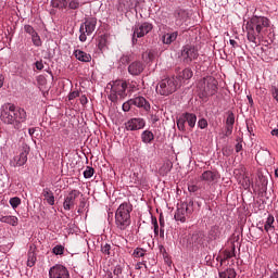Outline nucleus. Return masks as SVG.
Wrapping results in <instances>:
<instances>
[{
    "label": "nucleus",
    "instance_id": "f257e3e1",
    "mask_svg": "<svg viewBox=\"0 0 278 278\" xmlns=\"http://www.w3.org/2000/svg\"><path fill=\"white\" fill-rule=\"evenodd\" d=\"M266 27H270V20H268V17L253 15L245 24L249 42H253L254 47H257V45H260L258 42L262 40L264 28Z\"/></svg>",
    "mask_w": 278,
    "mask_h": 278
},
{
    "label": "nucleus",
    "instance_id": "f03ea898",
    "mask_svg": "<svg viewBox=\"0 0 278 278\" xmlns=\"http://www.w3.org/2000/svg\"><path fill=\"white\" fill-rule=\"evenodd\" d=\"M132 206L129 202L122 203L115 212V225L121 231H125L131 225Z\"/></svg>",
    "mask_w": 278,
    "mask_h": 278
},
{
    "label": "nucleus",
    "instance_id": "7ed1b4c3",
    "mask_svg": "<svg viewBox=\"0 0 278 278\" xmlns=\"http://www.w3.org/2000/svg\"><path fill=\"white\" fill-rule=\"evenodd\" d=\"M198 88L200 99H207V97H214L216 94L218 81L214 77H206L200 80Z\"/></svg>",
    "mask_w": 278,
    "mask_h": 278
},
{
    "label": "nucleus",
    "instance_id": "20e7f679",
    "mask_svg": "<svg viewBox=\"0 0 278 278\" xmlns=\"http://www.w3.org/2000/svg\"><path fill=\"white\" fill-rule=\"evenodd\" d=\"M8 112H4V118H7L8 125H13V123H25L27 121V112L25 109L16 108L14 104H9L7 108Z\"/></svg>",
    "mask_w": 278,
    "mask_h": 278
},
{
    "label": "nucleus",
    "instance_id": "39448f33",
    "mask_svg": "<svg viewBox=\"0 0 278 278\" xmlns=\"http://www.w3.org/2000/svg\"><path fill=\"white\" fill-rule=\"evenodd\" d=\"M178 88H180L179 81L173 76L170 78L162 79L156 87V92L162 97H168L174 92H177Z\"/></svg>",
    "mask_w": 278,
    "mask_h": 278
},
{
    "label": "nucleus",
    "instance_id": "423d86ee",
    "mask_svg": "<svg viewBox=\"0 0 278 278\" xmlns=\"http://www.w3.org/2000/svg\"><path fill=\"white\" fill-rule=\"evenodd\" d=\"M194 212V201L189 200L188 202H184L177 208L175 213V220H179L180 223H186V219L192 216Z\"/></svg>",
    "mask_w": 278,
    "mask_h": 278
},
{
    "label": "nucleus",
    "instance_id": "0eeeda50",
    "mask_svg": "<svg viewBox=\"0 0 278 278\" xmlns=\"http://www.w3.org/2000/svg\"><path fill=\"white\" fill-rule=\"evenodd\" d=\"M94 29H97V17L86 18L79 28L80 42H86V40H88V36H92V34L94 33Z\"/></svg>",
    "mask_w": 278,
    "mask_h": 278
},
{
    "label": "nucleus",
    "instance_id": "6e6552de",
    "mask_svg": "<svg viewBox=\"0 0 278 278\" xmlns=\"http://www.w3.org/2000/svg\"><path fill=\"white\" fill-rule=\"evenodd\" d=\"M153 30V24L149 22H143L141 24H137L132 27V45L138 43V38H144L147 34Z\"/></svg>",
    "mask_w": 278,
    "mask_h": 278
},
{
    "label": "nucleus",
    "instance_id": "1a4fd4ad",
    "mask_svg": "<svg viewBox=\"0 0 278 278\" xmlns=\"http://www.w3.org/2000/svg\"><path fill=\"white\" fill-rule=\"evenodd\" d=\"M199 58V50L192 46H185L181 50V60L184 64H192L193 60Z\"/></svg>",
    "mask_w": 278,
    "mask_h": 278
},
{
    "label": "nucleus",
    "instance_id": "9d476101",
    "mask_svg": "<svg viewBox=\"0 0 278 278\" xmlns=\"http://www.w3.org/2000/svg\"><path fill=\"white\" fill-rule=\"evenodd\" d=\"M220 180V173L218 170H204L200 176V181H204L207 186H216Z\"/></svg>",
    "mask_w": 278,
    "mask_h": 278
},
{
    "label": "nucleus",
    "instance_id": "9b49d317",
    "mask_svg": "<svg viewBox=\"0 0 278 278\" xmlns=\"http://www.w3.org/2000/svg\"><path fill=\"white\" fill-rule=\"evenodd\" d=\"M126 131H138L144 129L147 126V121L142 117H132L128 119L125 124Z\"/></svg>",
    "mask_w": 278,
    "mask_h": 278
},
{
    "label": "nucleus",
    "instance_id": "f8f14e48",
    "mask_svg": "<svg viewBox=\"0 0 278 278\" xmlns=\"http://www.w3.org/2000/svg\"><path fill=\"white\" fill-rule=\"evenodd\" d=\"M79 194H81L79 190H72L64 199L63 210H65L66 212H71V210H74L76 201L79 198Z\"/></svg>",
    "mask_w": 278,
    "mask_h": 278
},
{
    "label": "nucleus",
    "instance_id": "ddd939ff",
    "mask_svg": "<svg viewBox=\"0 0 278 278\" xmlns=\"http://www.w3.org/2000/svg\"><path fill=\"white\" fill-rule=\"evenodd\" d=\"M49 277L50 278H71V275L68 274V269H66V267H64L63 265H55L50 268Z\"/></svg>",
    "mask_w": 278,
    "mask_h": 278
},
{
    "label": "nucleus",
    "instance_id": "4468645a",
    "mask_svg": "<svg viewBox=\"0 0 278 278\" xmlns=\"http://www.w3.org/2000/svg\"><path fill=\"white\" fill-rule=\"evenodd\" d=\"M113 92H116L119 99H125L127 97V81L116 80L112 85Z\"/></svg>",
    "mask_w": 278,
    "mask_h": 278
},
{
    "label": "nucleus",
    "instance_id": "2eb2a0df",
    "mask_svg": "<svg viewBox=\"0 0 278 278\" xmlns=\"http://www.w3.org/2000/svg\"><path fill=\"white\" fill-rule=\"evenodd\" d=\"M144 68L146 65L142 61H134L128 65V73L132 75V77H138V75H142Z\"/></svg>",
    "mask_w": 278,
    "mask_h": 278
},
{
    "label": "nucleus",
    "instance_id": "dca6fc26",
    "mask_svg": "<svg viewBox=\"0 0 278 278\" xmlns=\"http://www.w3.org/2000/svg\"><path fill=\"white\" fill-rule=\"evenodd\" d=\"M236 123V117L233 113L229 112L226 118L225 134L222 135V138H229L233 134V124Z\"/></svg>",
    "mask_w": 278,
    "mask_h": 278
},
{
    "label": "nucleus",
    "instance_id": "f3484780",
    "mask_svg": "<svg viewBox=\"0 0 278 278\" xmlns=\"http://www.w3.org/2000/svg\"><path fill=\"white\" fill-rule=\"evenodd\" d=\"M192 70L187 67L180 72L177 73L175 79L176 81H178L179 86L181 87V84H184V81H188V79H192Z\"/></svg>",
    "mask_w": 278,
    "mask_h": 278
},
{
    "label": "nucleus",
    "instance_id": "a211bd4d",
    "mask_svg": "<svg viewBox=\"0 0 278 278\" xmlns=\"http://www.w3.org/2000/svg\"><path fill=\"white\" fill-rule=\"evenodd\" d=\"M130 103H132V105H136V108H143L146 112H149V110H151V104L149 103V101H147V99H144V97L132 98L130 99Z\"/></svg>",
    "mask_w": 278,
    "mask_h": 278
},
{
    "label": "nucleus",
    "instance_id": "6ab92c4d",
    "mask_svg": "<svg viewBox=\"0 0 278 278\" xmlns=\"http://www.w3.org/2000/svg\"><path fill=\"white\" fill-rule=\"evenodd\" d=\"M131 182L135 184V186H142V188H147L149 186V179H147V176L134 173L131 176Z\"/></svg>",
    "mask_w": 278,
    "mask_h": 278
},
{
    "label": "nucleus",
    "instance_id": "aec40b11",
    "mask_svg": "<svg viewBox=\"0 0 278 278\" xmlns=\"http://www.w3.org/2000/svg\"><path fill=\"white\" fill-rule=\"evenodd\" d=\"M27 155H29V151L24 150L20 153V155L14 157V164L13 166H25L27 164Z\"/></svg>",
    "mask_w": 278,
    "mask_h": 278
},
{
    "label": "nucleus",
    "instance_id": "412c9836",
    "mask_svg": "<svg viewBox=\"0 0 278 278\" xmlns=\"http://www.w3.org/2000/svg\"><path fill=\"white\" fill-rule=\"evenodd\" d=\"M41 194L45 198V201H47L48 205H55V195L49 187L43 188Z\"/></svg>",
    "mask_w": 278,
    "mask_h": 278
},
{
    "label": "nucleus",
    "instance_id": "4be33fe9",
    "mask_svg": "<svg viewBox=\"0 0 278 278\" xmlns=\"http://www.w3.org/2000/svg\"><path fill=\"white\" fill-rule=\"evenodd\" d=\"M177 36H179V33H166L162 36V42L163 45H173L177 40Z\"/></svg>",
    "mask_w": 278,
    "mask_h": 278
},
{
    "label": "nucleus",
    "instance_id": "5701e85b",
    "mask_svg": "<svg viewBox=\"0 0 278 278\" xmlns=\"http://www.w3.org/2000/svg\"><path fill=\"white\" fill-rule=\"evenodd\" d=\"M74 55H75L76 60H78L79 62H91L92 61V55H90L89 53H86L85 51H81V50H75Z\"/></svg>",
    "mask_w": 278,
    "mask_h": 278
},
{
    "label": "nucleus",
    "instance_id": "b1692460",
    "mask_svg": "<svg viewBox=\"0 0 278 278\" xmlns=\"http://www.w3.org/2000/svg\"><path fill=\"white\" fill-rule=\"evenodd\" d=\"M182 116L190 129H194V126L197 125V115L193 113H184Z\"/></svg>",
    "mask_w": 278,
    "mask_h": 278
},
{
    "label": "nucleus",
    "instance_id": "393cba45",
    "mask_svg": "<svg viewBox=\"0 0 278 278\" xmlns=\"http://www.w3.org/2000/svg\"><path fill=\"white\" fill-rule=\"evenodd\" d=\"M0 223H5L7 225H11L12 227H16L18 225V217L16 216H2L0 217Z\"/></svg>",
    "mask_w": 278,
    "mask_h": 278
},
{
    "label": "nucleus",
    "instance_id": "a878e982",
    "mask_svg": "<svg viewBox=\"0 0 278 278\" xmlns=\"http://www.w3.org/2000/svg\"><path fill=\"white\" fill-rule=\"evenodd\" d=\"M141 140L144 144H151V142H153V140H155V136L153 135V132L151 130H144L141 134Z\"/></svg>",
    "mask_w": 278,
    "mask_h": 278
},
{
    "label": "nucleus",
    "instance_id": "bb28decb",
    "mask_svg": "<svg viewBox=\"0 0 278 278\" xmlns=\"http://www.w3.org/2000/svg\"><path fill=\"white\" fill-rule=\"evenodd\" d=\"M52 8H58V10H66L68 8V2L66 0H52Z\"/></svg>",
    "mask_w": 278,
    "mask_h": 278
},
{
    "label": "nucleus",
    "instance_id": "cd10ccee",
    "mask_svg": "<svg viewBox=\"0 0 278 278\" xmlns=\"http://www.w3.org/2000/svg\"><path fill=\"white\" fill-rule=\"evenodd\" d=\"M236 269L228 268L225 271H219V278H236Z\"/></svg>",
    "mask_w": 278,
    "mask_h": 278
},
{
    "label": "nucleus",
    "instance_id": "c85d7f7f",
    "mask_svg": "<svg viewBox=\"0 0 278 278\" xmlns=\"http://www.w3.org/2000/svg\"><path fill=\"white\" fill-rule=\"evenodd\" d=\"M105 47H108V35H102L98 40V49L104 51Z\"/></svg>",
    "mask_w": 278,
    "mask_h": 278
},
{
    "label": "nucleus",
    "instance_id": "c756f323",
    "mask_svg": "<svg viewBox=\"0 0 278 278\" xmlns=\"http://www.w3.org/2000/svg\"><path fill=\"white\" fill-rule=\"evenodd\" d=\"M274 224H275V217L273 215H269L264 225L265 231H270V229H275V226H273Z\"/></svg>",
    "mask_w": 278,
    "mask_h": 278
},
{
    "label": "nucleus",
    "instance_id": "7c9ffc66",
    "mask_svg": "<svg viewBox=\"0 0 278 278\" xmlns=\"http://www.w3.org/2000/svg\"><path fill=\"white\" fill-rule=\"evenodd\" d=\"M36 253L35 252H28V260H27V266L29 268H33V266H36Z\"/></svg>",
    "mask_w": 278,
    "mask_h": 278
},
{
    "label": "nucleus",
    "instance_id": "2f4dec72",
    "mask_svg": "<svg viewBox=\"0 0 278 278\" xmlns=\"http://www.w3.org/2000/svg\"><path fill=\"white\" fill-rule=\"evenodd\" d=\"M176 125L179 131H186V118L184 117V114L176 121Z\"/></svg>",
    "mask_w": 278,
    "mask_h": 278
},
{
    "label": "nucleus",
    "instance_id": "473e14b6",
    "mask_svg": "<svg viewBox=\"0 0 278 278\" xmlns=\"http://www.w3.org/2000/svg\"><path fill=\"white\" fill-rule=\"evenodd\" d=\"M192 242L194 244H203V233L195 232L192 235Z\"/></svg>",
    "mask_w": 278,
    "mask_h": 278
},
{
    "label": "nucleus",
    "instance_id": "72a5a7b5",
    "mask_svg": "<svg viewBox=\"0 0 278 278\" xmlns=\"http://www.w3.org/2000/svg\"><path fill=\"white\" fill-rule=\"evenodd\" d=\"M147 255V250L142 248H137L134 250L132 256L138 258V257H144Z\"/></svg>",
    "mask_w": 278,
    "mask_h": 278
},
{
    "label": "nucleus",
    "instance_id": "f704fd0d",
    "mask_svg": "<svg viewBox=\"0 0 278 278\" xmlns=\"http://www.w3.org/2000/svg\"><path fill=\"white\" fill-rule=\"evenodd\" d=\"M220 233V228L218 226H213L210 231L211 238L216 240Z\"/></svg>",
    "mask_w": 278,
    "mask_h": 278
},
{
    "label": "nucleus",
    "instance_id": "c9c22d12",
    "mask_svg": "<svg viewBox=\"0 0 278 278\" xmlns=\"http://www.w3.org/2000/svg\"><path fill=\"white\" fill-rule=\"evenodd\" d=\"M31 41L35 47H42V39H40V35H38V33L31 36Z\"/></svg>",
    "mask_w": 278,
    "mask_h": 278
},
{
    "label": "nucleus",
    "instance_id": "e433bc0d",
    "mask_svg": "<svg viewBox=\"0 0 278 278\" xmlns=\"http://www.w3.org/2000/svg\"><path fill=\"white\" fill-rule=\"evenodd\" d=\"M9 203L13 207V210H16V207H18V205H21V198H18V197L11 198Z\"/></svg>",
    "mask_w": 278,
    "mask_h": 278
},
{
    "label": "nucleus",
    "instance_id": "4c0bfd02",
    "mask_svg": "<svg viewBox=\"0 0 278 278\" xmlns=\"http://www.w3.org/2000/svg\"><path fill=\"white\" fill-rule=\"evenodd\" d=\"M131 60H134L131 54H124L121 56L119 62H121V64H129V62H131Z\"/></svg>",
    "mask_w": 278,
    "mask_h": 278
},
{
    "label": "nucleus",
    "instance_id": "58836bf2",
    "mask_svg": "<svg viewBox=\"0 0 278 278\" xmlns=\"http://www.w3.org/2000/svg\"><path fill=\"white\" fill-rule=\"evenodd\" d=\"M92 175H94V168L88 166L86 168V170L84 172L85 179H90V177H92Z\"/></svg>",
    "mask_w": 278,
    "mask_h": 278
},
{
    "label": "nucleus",
    "instance_id": "ea45409f",
    "mask_svg": "<svg viewBox=\"0 0 278 278\" xmlns=\"http://www.w3.org/2000/svg\"><path fill=\"white\" fill-rule=\"evenodd\" d=\"M101 251L104 255H112V245L105 243L104 245L101 247Z\"/></svg>",
    "mask_w": 278,
    "mask_h": 278
},
{
    "label": "nucleus",
    "instance_id": "a19ab883",
    "mask_svg": "<svg viewBox=\"0 0 278 278\" xmlns=\"http://www.w3.org/2000/svg\"><path fill=\"white\" fill-rule=\"evenodd\" d=\"M24 31H26V34H29V36H31V37L38 34L36 31V29L33 28L31 25H25L24 26Z\"/></svg>",
    "mask_w": 278,
    "mask_h": 278
},
{
    "label": "nucleus",
    "instance_id": "79ce46f5",
    "mask_svg": "<svg viewBox=\"0 0 278 278\" xmlns=\"http://www.w3.org/2000/svg\"><path fill=\"white\" fill-rule=\"evenodd\" d=\"M52 253H54V255H63L64 254V247L55 245L52 250Z\"/></svg>",
    "mask_w": 278,
    "mask_h": 278
},
{
    "label": "nucleus",
    "instance_id": "37998d69",
    "mask_svg": "<svg viewBox=\"0 0 278 278\" xmlns=\"http://www.w3.org/2000/svg\"><path fill=\"white\" fill-rule=\"evenodd\" d=\"M79 5L80 3L78 2V0H71L68 3L70 10H79Z\"/></svg>",
    "mask_w": 278,
    "mask_h": 278
},
{
    "label": "nucleus",
    "instance_id": "c03bdc74",
    "mask_svg": "<svg viewBox=\"0 0 278 278\" xmlns=\"http://www.w3.org/2000/svg\"><path fill=\"white\" fill-rule=\"evenodd\" d=\"M109 99L110 101H112V103H116L118 101V94L114 92L113 88H111V93L109 94Z\"/></svg>",
    "mask_w": 278,
    "mask_h": 278
},
{
    "label": "nucleus",
    "instance_id": "a18cd8bd",
    "mask_svg": "<svg viewBox=\"0 0 278 278\" xmlns=\"http://www.w3.org/2000/svg\"><path fill=\"white\" fill-rule=\"evenodd\" d=\"M131 105H134V103L131 102V100H128L127 102H125L123 104V111L124 112H129L131 110Z\"/></svg>",
    "mask_w": 278,
    "mask_h": 278
},
{
    "label": "nucleus",
    "instance_id": "49530a36",
    "mask_svg": "<svg viewBox=\"0 0 278 278\" xmlns=\"http://www.w3.org/2000/svg\"><path fill=\"white\" fill-rule=\"evenodd\" d=\"M198 126L200 127V129H205V127H207V119L205 118L199 119Z\"/></svg>",
    "mask_w": 278,
    "mask_h": 278
},
{
    "label": "nucleus",
    "instance_id": "de8ad7c7",
    "mask_svg": "<svg viewBox=\"0 0 278 278\" xmlns=\"http://www.w3.org/2000/svg\"><path fill=\"white\" fill-rule=\"evenodd\" d=\"M175 16L176 18H184V16H186V11L181 10V9H178L176 12H175Z\"/></svg>",
    "mask_w": 278,
    "mask_h": 278
},
{
    "label": "nucleus",
    "instance_id": "09e8293b",
    "mask_svg": "<svg viewBox=\"0 0 278 278\" xmlns=\"http://www.w3.org/2000/svg\"><path fill=\"white\" fill-rule=\"evenodd\" d=\"M270 91L274 99H276V101L278 102V88L276 86H273Z\"/></svg>",
    "mask_w": 278,
    "mask_h": 278
},
{
    "label": "nucleus",
    "instance_id": "8fccbe9b",
    "mask_svg": "<svg viewBox=\"0 0 278 278\" xmlns=\"http://www.w3.org/2000/svg\"><path fill=\"white\" fill-rule=\"evenodd\" d=\"M77 97H79V91H72L68 94V100L73 101V99H77Z\"/></svg>",
    "mask_w": 278,
    "mask_h": 278
},
{
    "label": "nucleus",
    "instance_id": "3c124183",
    "mask_svg": "<svg viewBox=\"0 0 278 278\" xmlns=\"http://www.w3.org/2000/svg\"><path fill=\"white\" fill-rule=\"evenodd\" d=\"M188 190L189 192H198L199 187L197 185H189Z\"/></svg>",
    "mask_w": 278,
    "mask_h": 278
},
{
    "label": "nucleus",
    "instance_id": "603ef678",
    "mask_svg": "<svg viewBox=\"0 0 278 278\" xmlns=\"http://www.w3.org/2000/svg\"><path fill=\"white\" fill-rule=\"evenodd\" d=\"M35 66H36L37 71H42V68H45V64H42V61H37L35 63Z\"/></svg>",
    "mask_w": 278,
    "mask_h": 278
},
{
    "label": "nucleus",
    "instance_id": "864d4df0",
    "mask_svg": "<svg viewBox=\"0 0 278 278\" xmlns=\"http://www.w3.org/2000/svg\"><path fill=\"white\" fill-rule=\"evenodd\" d=\"M151 121H152L153 125H155V123H157L160 121V116L151 115Z\"/></svg>",
    "mask_w": 278,
    "mask_h": 278
},
{
    "label": "nucleus",
    "instance_id": "5fc2aeb1",
    "mask_svg": "<svg viewBox=\"0 0 278 278\" xmlns=\"http://www.w3.org/2000/svg\"><path fill=\"white\" fill-rule=\"evenodd\" d=\"M231 257H233V253H231V252H225L224 260H231Z\"/></svg>",
    "mask_w": 278,
    "mask_h": 278
},
{
    "label": "nucleus",
    "instance_id": "6e6d98bb",
    "mask_svg": "<svg viewBox=\"0 0 278 278\" xmlns=\"http://www.w3.org/2000/svg\"><path fill=\"white\" fill-rule=\"evenodd\" d=\"M80 103L81 105H86V103H88V98L86 96H81Z\"/></svg>",
    "mask_w": 278,
    "mask_h": 278
},
{
    "label": "nucleus",
    "instance_id": "4d7b16f0",
    "mask_svg": "<svg viewBox=\"0 0 278 278\" xmlns=\"http://www.w3.org/2000/svg\"><path fill=\"white\" fill-rule=\"evenodd\" d=\"M240 151H242V143L241 142L236 144V153H240Z\"/></svg>",
    "mask_w": 278,
    "mask_h": 278
},
{
    "label": "nucleus",
    "instance_id": "13d9d810",
    "mask_svg": "<svg viewBox=\"0 0 278 278\" xmlns=\"http://www.w3.org/2000/svg\"><path fill=\"white\" fill-rule=\"evenodd\" d=\"M230 45L236 49V47H238V41L230 39Z\"/></svg>",
    "mask_w": 278,
    "mask_h": 278
},
{
    "label": "nucleus",
    "instance_id": "bf43d9fd",
    "mask_svg": "<svg viewBox=\"0 0 278 278\" xmlns=\"http://www.w3.org/2000/svg\"><path fill=\"white\" fill-rule=\"evenodd\" d=\"M152 225H153L154 227H160V226L157 225V218H152Z\"/></svg>",
    "mask_w": 278,
    "mask_h": 278
},
{
    "label": "nucleus",
    "instance_id": "052dcab7",
    "mask_svg": "<svg viewBox=\"0 0 278 278\" xmlns=\"http://www.w3.org/2000/svg\"><path fill=\"white\" fill-rule=\"evenodd\" d=\"M35 131H36V128H29L28 129L29 136H34Z\"/></svg>",
    "mask_w": 278,
    "mask_h": 278
},
{
    "label": "nucleus",
    "instance_id": "680f3d73",
    "mask_svg": "<svg viewBox=\"0 0 278 278\" xmlns=\"http://www.w3.org/2000/svg\"><path fill=\"white\" fill-rule=\"evenodd\" d=\"M271 136H276L278 138V129H273L271 130Z\"/></svg>",
    "mask_w": 278,
    "mask_h": 278
},
{
    "label": "nucleus",
    "instance_id": "e2e57ef3",
    "mask_svg": "<svg viewBox=\"0 0 278 278\" xmlns=\"http://www.w3.org/2000/svg\"><path fill=\"white\" fill-rule=\"evenodd\" d=\"M159 222H160L161 228L164 229V218L160 217Z\"/></svg>",
    "mask_w": 278,
    "mask_h": 278
},
{
    "label": "nucleus",
    "instance_id": "0e129e2a",
    "mask_svg": "<svg viewBox=\"0 0 278 278\" xmlns=\"http://www.w3.org/2000/svg\"><path fill=\"white\" fill-rule=\"evenodd\" d=\"M248 101H249L250 105H253V97L248 96Z\"/></svg>",
    "mask_w": 278,
    "mask_h": 278
},
{
    "label": "nucleus",
    "instance_id": "69168bd1",
    "mask_svg": "<svg viewBox=\"0 0 278 278\" xmlns=\"http://www.w3.org/2000/svg\"><path fill=\"white\" fill-rule=\"evenodd\" d=\"M160 236H161V238H164V229L163 228L160 229Z\"/></svg>",
    "mask_w": 278,
    "mask_h": 278
},
{
    "label": "nucleus",
    "instance_id": "338daca9",
    "mask_svg": "<svg viewBox=\"0 0 278 278\" xmlns=\"http://www.w3.org/2000/svg\"><path fill=\"white\" fill-rule=\"evenodd\" d=\"M148 58H149V60H153V52H149Z\"/></svg>",
    "mask_w": 278,
    "mask_h": 278
},
{
    "label": "nucleus",
    "instance_id": "774afa93",
    "mask_svg": "<svg viewBox=\"0 0 278 278\" xmlns=\"http://www.w3.org/2000/svg\"><path fill=\"white\" fill-rule=\"evenodd\" d=\"M270 278H278V273H274Z\"/></svg>",
    "mask_w": 278,
    "mask_h": 278
}]
</instances>
